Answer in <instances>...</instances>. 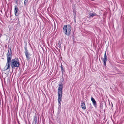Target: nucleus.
Wrapping results in <instances>:
<instances>
[{
  "mask_svg": "<svg viewBox=\"0 0 124 124\" xmlns=\"http://www.w3.org/2000/svg\"><path fill=\"white\" fill-rule=\"evenodd\" d=\"M19 124H20L19 123Z\"/></svg>",
  "mask_w": 124,
  "mask_h": 124,
  "instance_id": "nucleus-17",
  "label": "nucleus"
},
{
  "mask_svg": "<svg viewBox=\"0 0 124 124\" xmlns=\"http://www.w3.org/2000/svg\"><path fill=\"white\" fill-rule=\"evenodd\" d=\"M4 95H5V93H4Z\"/></svg>",
  "mask_w": 124,
  "mask_h": 124,
  "instance_id": "nucleus-16",
  "label": "nucleus"
},
{
  "mask_svg": "<svg viewBox=\"0 0 124 124\" xmlns=\"http://www.w3.org/2000/svg\"><path fill=\"white\" fill-rule=\"evenodd\" d=\"M61 70H63V68L62 67V66H61Z\"/></svg>",
  "mask_w": 124,
  "mask_h": 124,
  "instance_id": "nucleus-15",
  "label": "nucleus"
},
{
  "mask_svg": "<svg viewBox=\"0 0 124 124\" xmlns=\"http://www.w3.org/2000/svg\"><path fill=\"white\" fill-rule=\"evenodd\" d=\"M63 32L66 35H69L71 32V27L70 26L67 27V25H65L63 28Z\"/></svg>",
  "mask_w": 124,
  "mask_h": 124,
  "instance_id": "nucleus-2",
  "label": "nucleus"
},
{
  "mask_svg": "<svg viewBox=\"0 0 124 124\" xmlns=\"http://www.w3.org/2000/svg\"><path fill=\"white\" fill-rule=\"evenodd\" d=\"M63 87V85L62 84H60L59 85L58 88V93H62V90Z\"/></svg>",
  "mask_w": 124,
  "mask_h": 124,
  "instance_id": "nucleus-5",
  "label": "nucleus"
},
{
  "mask_svg": "<svg viewBox=\"0 0 124 124\" xmlns=\"http://www.w3.org/2000/svg\"><path fill=\"white\" fill-rule=\"evenodd\" d=\"M62 93H58V103L59 105L60 106L61 105V103L60 102L61 101L62 98Z\"/></svg>",
  "mask_w": 124,
  "mask_h": 124,
  "instance_id": "nucleus-4",
  "label": "nucleus"
},
{
  "mask_svg": "<svg viewBox=\"0 0 124 124\" xmlns=\"http://www.w3.org/2000/svg\"><path fill=\"white\" fill-rule=\"evenodd\" d=\"M18 11V8L17 6H15L14 12L16 15L17 16L18 15L17 13Z\"/></svg>",
  "mask_w": 124,
  "mask_h": 124,
  "instance_id": "nucleus-9",
  "label": "nucleus"
},
{
  "mask_svg": "<svg viewBox=\"0 0 124 124\" xmlns=\"http://www.w3.org/2000/svg\"><path fill=\"white\" fill-rule=\"evenodd\" d=\"M8 52L7 54V61L4 69L5 70L9 69L11 64V50L10 48L8 49Z\"/></svg>",
  "mask_w": 124,
  "mask_h": 124,
  "instance_id": "nucleus-1",
  "label": "nucleus"
},
{
  "mask_svg": "<svg viewBox=\"0 0 124 124\" xmlns=\"http://www.w3.org/2000/svg\"><path fill=\"white\" fill-rule=\"evenodd\" d=\"M25 51L24 52V53L25 52H28V51L27 50V48L26 47H25Z\"/></svg>",
  "mask_w": 124,
  "mask_h": 124,
  "instance_id": "nucleus-14",
  "label": "nucleus"
},
{
  "mask_svg": "<svg viewBox=\"0 0 124 124\" xmlns=\"http://www.w3.org/2000/svg\"><path fill=\"white\" fill-rule=\"evenodd\" d=\"M25 55V56L26 57L27 59V60H29L30 59V56H31V54L29 52H25L24 53Z\"/></svg>",
  "mask_w": 124,
  "mask_h": 124,
  "instance_id": "nucleus-7",
  "label": "nucleus"
},
{
  "mask_svg": "<svg viewBox=\"0 0 124 124\" xmlns=\"http://www.w3.org/2000/svg\"><path fill=\"white\" fill-rule=\"evenodd\" d=\"M28 2V0H25L24 1V4L25 5Z\"/></svg>",
  "mask_w": 124,
  "mask_h": 124,
  "instance_id": "nucleus-13",
  "label": "nucleus"
},
{
  "mask_svg": "<svg viewBox=\"0 0 124 124\" xmlns=\"http://www.w3.org/2000/svg\"><path fill=\"white\" fill-rule=\"evenodd\" d=\"M19 65V63L18 59H14L12 60L11 66L12 68L18 67Z\"/></svg>",
  "mask_w": 124,
  "mask_h": 124,
  "instance_id": "nucleus-3",
  "label": "nucleus"
},
{
  "mask_svg": "<svg viewBox=\"0 0 124 124\" xmlns=\"http://www.w3.org/2000/svg\"><path fill=\"white\" fill-rule=\"evenodd\" d=\"M34 121H35V124H37L38 123L37 118L36 115L34 117Z\"/></svg>",
  "mask_w": 124,
  "mask_h": 124,
  "instance_id": "nucleus-12",
  "label": "nucleus"
},
{
  "mask_svg": "<svg viewBox=\"0 0 124 124\" xmlns=\"http://www.w3.org/2000/svg\"><path fill=\"white\" fill-rule=\"evenodd\" d=\"M91 101L92 102L93 104L95 106H96V103L93 97H91Z\"/></svg>",
  "mask_w": 124,
  "mask_h": 124,
  "instance_id": "nucleus-10",
  "label": "nucleus"
},
{
  "mask_svg": "<svg viewBox=\"0 0 124 124\" xmlns=\"http://www.w3.org/2000/svg\"><path fill=\"white\" fill-rule=\"evenodd\" d=\"M107 56L106 55V52H105L104 56L103 58H102V60L104 62V65H106V62L107 61Z\"/></svg>",
  "mask_w": 124,
  "mask_h": 124,
  "instance_id": "nucleus-6",
  "label": "nucleus"
},
{
  "mask_svg": "<svg viewBox=\"0 0 124 124\" xmlns=\"http://www.w3.org/2000/svg\"><path fill=\"white\" fill-rule=\"evenodd\" d=\"M81 106L83 109H86L85 103L83 101H81Z\"/></svg>",
  "mask_w": 124,
  "mask_h": 124,
  "instance_id": "nucleus-8",
  "label": "nucleus"
},
{
  "mask_svg": "<svg viewBox=\"0 0 124 124\" xmlns=\"http://www.w3.org/2000/svg\"><path fill=\"white\" fill-rule=\"evenodd\" d=\"M89 17H93L94 16H96V14L95 13H89Z\"/></svg>",
  "mask_w": 124,
  "mask_h": 124,
  "instance_id": "nucleus-11",
  "label": "nucleus"
}]
</instances>
